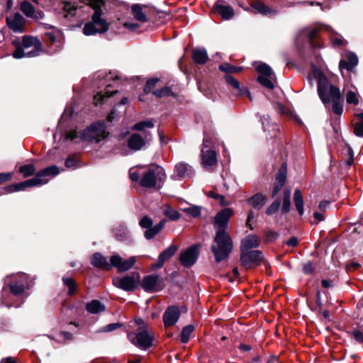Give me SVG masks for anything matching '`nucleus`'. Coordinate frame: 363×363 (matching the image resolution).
Instances as JSON below:
<instances>
[{"label":"nucleus","instance_id":"1","mask_svg":"<svg viewBox=\"0 0 363 363\" xmlns=\"http://www.w3.org/2000/svg\"><path fill=\"white\" fill-rule=\"evenodd\" d=\"M313 74L318 81L317 91L318 96L325 106L329 105L333 100H341L340 89L331 84L323 73L316 69Z\"/></svg>","mask_w":363,"mask_h":363},{"label":"nucleus","instance_id":"2","mask_svg":"<svg viewBox=\"0 0 363 363\" xmlns=\"http://www.w3.org/2000/svg\"><path fill=\"white\" fill-rule=\"evenodd\" d=\"M60 173L59 168L55 166H50L39 171L35 177L28 179L26 181L13 184L6 186L4 191L7 193H13L16 191L25 190L26 188L33 187L35 186H40L48 183V180L45 179L46 177H55Z\"/></svg>","mask_w":363,"mask_h":363},{"label":"nucleus","instance_id":"3","mask_svg":"<svg viewBox=\"0 0 363 363\" xmlns=\"http://www.w3.org/2000/svg\"><path fill=\"white\" fill-rule=\"evenodd\" d=\"M233 248V242L229 233L224 229H217L211 251L216 262L227 259Z\"/></svg>","mask_w":363,"mask_h":363},{"label":"nucleus","instance_id":"4","mask_svg":"<svg viewBox=\"0 0 363 363\" xmlns=\"http://www.w3.org/2000/svg\"><path fill=\"white\" fill-rule=\"evenodd\" d=\"M165 179L164 169L160 165L152 164L142 172L140 185L146 189H160Z\"/></svg>","mask_w":363,"mask_h":363},{"label":"nucleus","instance_id":"5","mask_svg":"<svg viewBox=\"0 0 363 363\" xmlns=\"http://www.w3.org/2000/svg\"><path fill=\"white\" fill-rule=\"evenodd\" d=\"M5 284L9 288L10 291L15 296L22 295L30 286V281L28 274L18 273L16 275L8 276L5 279Z\"/></svg>","mask_w":363,"mask_h":363},{"label":"nucleus","instance_id":"6","mask_svg":"<svg viewBox=\"0 0 363 363\" xmlns=\"http://www.w3.org/2000/svg\"><path fill=\"white\" fill-rule=\"evenodd\" d=\"M104 122L96 123L86 128L79 135L83 140L99 142L108 136Z\"/></svg>","mask_w":363,"mask_h":363},{"label":"nucleus","instance_id":"7","mask_svg":"<svg viewBox=\"0 0 363 363\" xmlns=\"http://www.w3.org/2000/svg\"><path fill=\"white\" fill-rule=\"evenodd\" d=\"M210 144L211 140L205 136L201 149V164L207 170L211 169L217 164L216 152L209 146Z\"/></svg>","mask_w":363,"mask_h":363},{"label":"nucleus","instance_id":"8","mask_svg":"<svg viewBox=\"0 0 363 363\" xmlns=\"http://www.w3.org/2000/svg\"><path fill=\"white\" fill-rule=\"evenodd\" d=\"M263 253L260 250H249L240 252L241 265L246 269H250L260 265L263 260Z\"/></svg>","mask_w":363,"mask_h":363},{"label":"nucleus","instance_id":"9","mask_svg":"<svg viewBox=\"0 0 363 363\" xmlns=\"http://www.w3.org/2000/svg\"><path fill=\"white\" fill-rule=\"evenodd\" d=\"M140 274L137 272H133L123 277H113L112 279L113 284L121 289L125 291H134L136 284L140 280Z\"/></svg>","mask_w":363,"mask_h":363},{"label":"nucleus","instance_id":"10","mask_svg":"<svg viewBox=\"0 0 363 363\" xmlns=\"http://www.w3.org/2000/svg\"><path fill=\"white\" fill-rule=\"evenodd\" d=\"M166 220L163 219L153 226L152 219L148 216H145L140 218L139 225L142 228L146 229L144 237L147 240H151L163 229Z\"/></svg>","mask_w":363,"mask_h":363},{"label":"nucleus","instance_id":"11","mask_svg":"<svg viewBox=\"0 0 363 363\" xmlns=\"http://www.w3.org/2000/svg\"><path fill=\"white\" fill-rule=\"evenodd\" d=\"M257 71L259 73L257 81L259 84L269 89H273L276 82V76L272 68L263 63L257 67Z\"/></svg>","mask_w":363,"mask_h":363},{"label":"nucleus","instance_id":"12","mask_svg":"<svg viewBox=\"0 0 363 363\" xmlns=\"http://www.w3.org/2000/svg\"><path fill=\"white\" fill-rule=\"evenodd\" d=\"M128 337L133 345L142 350H146L150 347L154 339L153 334L150 333L145 329H143L137 333H130Z\"/></svg>","mask_w":363,"mask_h":363},{"label":"nucleus","instance_id":"13","mask_svg":"<svg viewBox=\"0 0 363 363\" xmlns=\"http://www.w3.org/2000/svg\"><path fill=\"white\" fill-rule=\"evenodd\" d=\"M150 140L151 135L149 133H145V138L139 133H133L128 139L127 145L130 150L137 152L142 150Z\"/></svg>","mask_w":363,"mask_h":363},{"label":"nucleus","instance_id":"14","mask_svg":"<svg viewBox=\"0 0 363 363\" xmlns=\"http://www.w3.org/2000/svg\"><path fill=\"white\" fill-rule=\"evenodd\" d=\"M141 285L143 289L147 292L159 291L163 288L162 279L160 276L155 274L145 277Z\"/></svg>","mask_w":363,"mask_h":363},{"label":"nucleus","instance_id":"15","mask_svg":"<svg viewBox=\"0 0 363 363\" xmlns=\"http://www.w3.org/2000/svg\"><path fill=\"white\" fill-rule=\"evenodd\" d=\"M110 262L112 263V267H116L118 272H123L131 269L136 259L135 257H130L124 260L120 255H116L111 257Z\"/></svg>","mask_w":363,"mask_h":363},{"label":"nucleus","instance_id":"16","mask_svg":"<svg viewBox=\"0 0 363 363\" xmlns=\"http://www.w3.org/2000/svg\"><path fill=\"white\" fill-rule=\"evenodd\" d=\"M22 47L25 50L33 48L32 50L27 52V55L28 57H35L39 55L41 43L37 38L26 35L22 39Z\"/></svg>","mask_w":363,"mask_h":363},{"label":"nucleus","instance_id":"17","mask_svg":"<svg viewBox=\"0 0 363 363\" xmlns=\"http://www.w3.org/2000/svg\"><path fill=\"white\" fill-rule=\"evenodd\" d=\"M180 311L177 306H170L167 307L163 314V323L166 328L176 324L180 317Z\"/></svg>","mask_w":363,"mask_h":363},{"label":"nucleus","instance_id":"18","mask_svg":"<svg viewBox=\"0 0 363 363\" xmlns=\"http://www.w3.org/2000/svg\"><path fill=\"white\" fill-rule=\"evenodd\" d=\"M198 255L197 247L192 246L180 255L179 260L183 266L191 267L196 262Z\"/></svg>","mask_w":363,"mask_h":363},{"label":"nucleus","instance_id":"19","mask_svg":"<svg viewBox=\"0 0 363 363\" xmlns=\"http://www.w3.org/2000/svg\"><path fill=\"white\" fill-rule=\"evenodd\" d=\"M6 21L9 28L13 32L23 33L24 31L25 18L19 13L7 16Z\"/></svg>","mask_w":363,"mask_h":363},{"label":"nucleus","instance_id":"20","mask_svg":"<svg viewBox=\"0 0 363 363\" xmlns=\"http://www.w3.org/2000/svg\"><path fill=\"white\" fill-rule=\"evenodd\" d=\"M20 9L28 18L40 20L44 17L43 12L40 10L35 11L34 6L28 1H23L21 4Z\"/></svg>","mask_w":363,"mask_h":363},{"label":"nucleus","instance_id":"21","mask_svg":"<svg viewBox=\"0 0 363 363\" xmlns=\"http://www.w3.org/2000/svg\"><path fill=\"white\" fill-rule=\"evenodd\" d=\"M287 174L286 164L284 163L279 169L274 184L272 196H275L286 183Z\"/></svg>","mask_w":363,"mask_h":363},{"label":"nucleus","instance_id":"22","mask_svg":"<svg viewBox=\"0 0 363 363\" xmlns=\"http://www.w3.org/2000/svg\"><path fill=\"white\" fill-rule=\"evenodd\" d=\"M192 167L184 162H180L175 164L174 174L171 176L172 179L184 178L191 174Z\"/></svg>","mask_w":363,"mask_h":363},{"label":"nucleus","instance_id":"23","mask_svg":"<svg viewBox=\"0 0 363 363\" xmlns=\"http://www.w3.org/2000/svg\"><path fill=\"white\" fill-rule=\"evenodd\" d=\"M233 215V211L231 208H224L219 211L215 217V224L218 226L217 229H224L228 223L230 218Z\"/></svg>","mask_w":363,"mask_h":363},{"label":"nucleus","instance_id":"24","mask_svg":"<svg viewBox=\"0 0 363 363\" xmlns=\"http://www.w3.org/2000/svg\"><path fill=\"white\" fill-rule=\"evenodd\" d=\"M260 239L256 235H249L244 238L240 242V252L251 250L259 246Z\"/></svg>","mask_w":363,"mask_h":363},{"label":"nucleus","instance_id":"25","mask_svg":"<svg viewBox=\"0 0 363 363\" xmlns=\"http://www.w3.org/2000/svg\"><path fill=\"white\" fill-rule=\"evenodd\" d=\"M91 264L102 270L108 271L112 268V263L108 262L107 258L99 252L93 255L91 259Z\"/></svg>","mask_w":363,"mask_h":363},{"label":"nucleus","instance_id":"26","mask_svg":"<svg viewBox=\"0 0 363 363\" xmlns=\"http://www.w3.org/2000/svg\"><path fill=\"white\" fill-rule=\"evenodd\" d=\"M250 7L253 9L254 13H260L264 16H268L275 13V11L265 5L262 0H255L250 4Z\"/></svg>","mask_w":363,"mask_h":363},{"label":"nucleus","instance_id":"27","mask_svg":"<svg viewBox=\"0 0 363 363\" xmlns=\"http://www.w3.org/2000/svg\"><path fill=\"white\" fill-rule=\"evenodd\" d=\"M177 250V246L171 245L168 248L161 252L158 257V262L155 264V267L157 269L161 268L165 262L174 256Z\"/></svg>","mask_w":363,"mask_h":363},{"label":"nucleus","instance_id":"28","mask_svg":"<svg viewBox=\"0 0 363 363\" xmlns=\"http://www.w3.org/2000/svg\"><path fill=\"white\" fill-rule=\"evenodd\" d=\"M358 64V58L356 55L350 53L347 55L346 60H342L339 64V68L341 72L343 69L352 71Z\"/></svg>","mask_w":363,"mask_h":363},{"label":"nucleus","instance_id":"29","mask_svg":"<svg viewBox=\"0 0 363 363\" xmlns=\"http://www.w3.org/2000/svg\"><path fill=\"white\" fill-rule=\"evenodd\" d=\"M192 60L196 65H204L208 60V55L205 48H196L192 50Z\"/></svg>","mask_w":363,"mask_h":363},{"label":"nucleus","instance_id":"30","mask_svg":"<svg viewBox=\"0 0 363 363\" xmlns=\"http://www.w3.org/2000/svg\"><path fill=\"white\" fill-rule=\"evenodd\" d=\"M213 10L225 20H228L234 16V11L230 6L216 4Z\"/></svg>","mask_w":363,"mask_h":363},{"label":"nucleus","instance_id":"31","mask_svg":"<svg viewBox=\"0 0 363 363\" xmlns=\"http://www.w3.org/2000/svg\"><path fill=\"white\" fill-rule=\"evenodd\" d=\"M145 8V6L140 4H133L131 6V13L135 20L141 23H145L147 21V18L143 11Z\"/></svg>","mask_w":363,"mask_h":363},{"label":"nucleus","instance_id":"32","mask_svg":"<svg viewBox=\"0 0 363 363\" xmlns=\"http://www.w3.org/2000/svg\"><path fill=\"white\" fill-rule=\"evenodd\" d=\"M86 311L92 314L99 313L105 311L106 306L99 300H92L86 304Z\"/></svg>","mask_w":363,"mask_h":363},{"label":"nucleus","instance_id":"33","mask_svg":"<svg viewBox=\"0 0 363 363\" xmlns=\"http://www.w3.org/2000/svg\"><path fill=\"white\" fill-rule=\"evenodd\" d=\"M267 198L262 194L258 193L247 199L248 203L255 208L260 209L266 203Z\"/></svg>","mask_w":363,"mask_h":363},{"label":"nucleus","instance_id":"34","mask_svg":"<svg viewBox=\"0 0 363 363\" xmlns=\"http://www.w3.org/2000/svg\"><path fill=\"white\" fill-rule=\"evenodd\" d=\"M79 6L75 2L64 1L62 2V9L64 16L66 18H69L74 16L77 13V10Z\"/></svg>","mask_w":363,"mask_h":363},{"label":"nucleus","instance_id":"35","mask_svg":"<svg viewBox=\"0 0 363 363\" xmlns=\"http://www.w3.org/2000/svg\"><path fill=\"white\" fill-rule=\"evenodd\" d=\"M319 32L318 28H313L311 30L306 29L303 30V33L308 37V40L311 47L313 48H319L320 43L316 41V38L318 37Z\"/></svg>","mask_w":363,"mask_h":363},{"label":"nucleus","instance_id":"36","mask_svg":"<svg viewBox=\"0 0 363 363\" xmlns=\"http://www.w3.org/2000/svg\"><path fill=\"white\" fill-rule=\"evenodd\" d=\"M294 202L298 214L302 216L304 212L303 199L301 191L298 189L294 191Z\"/></svg>","mask_w":363,"mask_h":363},{"label":"nucleus","instance_id":"37","mask_svg":"<svg viewBox=\"0 0 363 363\" xmlns=\"http://www.w3.org/2000/svg\"><path fill=\"white\" fill-rule=\"evenodd\" d=\"M225 79L228 84L232 86L234 89L239 90L240 92H242V94H246L249 99L252 101L250 91L247 89H240V82L236 79H235L230 74H226L225 76Z\"/></svg>","mask_w":363,"mask_h":363},{"label":"nucleus","instance_id":"38","mask_svg":"<svg viewBox=\"0 0 363 363\" xmlns=\"http://www.w3.org/2000/svg\"><path fill=\"white\" fill-rule=\"evenodd\" d=\"M113 233L116 239L123 241L128 238V230L123 225H119L113 230Z\"/></svg>","mask_w":363,"mask_h":363},{"label":"nucleus","instance_id":"39","mask_svg":"<svg viewBox=\"0 0 363 363\" xmlns=\"http://www.w3.org/2000/svg\"><path fill=\"white\" fill-rule=\"evenodd\" d=\"M194 330V327L192 325L185 326L181 333L180 340L182 343H187L191 337V334Z\"/></svg>","mask_w":363,"mask_h":363},{"label":"nucleus","instance_id":"40","mask_svg":"<svg viewBox=\"0 0 363 363\" xmlns=\"http://www.w3.org/2000/svg\"><path fill=\"white\" fill-rule=\"evenodd\" d=\"M108 87L109 86H107L105 93L99 92L94 96V101L96 106L103 102L105 98H109L117 92L116 91H110L108 89Z\"/></svg>","mask_w":363,"mask_h":363},{"label":"nucleus","instance_id":"41","mask_svg":"<svg viewBox=\"0 0 363 363\" xmlns=\"http://www.w3.org/2000/svg\"><path fill=\"white\" fill-rule=\"evenodd\" d=\"M155 126L154 122L152 120L140 121L135 123L131 129L133 130L143 131L145 128H152Z\"/></svg>","mask_w":363,"mask_h":363},{"label":"nucleus","instance_id":"42","mask_svg":"<svg viewBox=\"0 0 363 363\" xmlns=\"http://www.w3.org/2000/svg\"><path fill=\"white\" fill-rule=\"evenodd\" d=\"M291 206V191L290 189H285L284 191L282 211L287 213L290 210Z\"/></svg>","mask_w":363,"mask_h":363},{"label":"nucleus","instance_id":"43","mask_svg":"<svg viewBox=\"0 0 363 363\" xmlns=\"http://www.w3.org/2000/svg\"><path fill=\"white\" fill-rule=\"evenodd\" d=\"M19 172L23 174L24 177L32 176L35 172V167L33 164H25L19 167Z\"/></svg>","mask_w":363,"mask_h":363},{"label":"nucleus","instance_id":"44","mask_svg":"<svg viewBox=\"0 0 363 363\" xmlns=\"http://www.w3.org/2000/svg\"><path fill=\"white\" fill-rule=\"evenodd\" d=\"M62 281L64 284L68 288V295L72 296L75 292L76 283L72 278L63 277Z\"/></svg>","mask_w":363,"mask_h":363},{"label":"nucleus","instance_id":"45","mask_svg":"<svg viewBox=\"0 0 363 363\" xmlns=\"http://www.w3.org/2000/svg\"><path fill=\"white\" fill-rule=\"evenodd\" d=\"M219 69L227 74L230 73L239 72L242 70V67L233 66L230 64H223L219 66Z\"/></svg>","mask_w":363,"mask_h":363},{"label":"nucleus","instance_id":"46","mask_svg":"<svg viewBox=\"0 0 363 363\" xmlns=\"http://www.w3.org/2000/svg\"><path fill=\"white\" fill-rule=\"evenodd\" d=\"M153 95L157 98H162L164 96L173 95L172 91L168 86H164L160 89H157L152 92Z\"/></svg>","mask_w":363,"mask_h":363},{"label":"nucleus","instance_id":"47","mask_svg":"<svg viewBox=\"0 0 363 363\" xmlns=\"http://www.w3.org/2000/svg\"><path fill=\"white\" fill-rule=\"evenodd\" d=\"M346 101L348 104L357 105L359 104V98L357 94L353 91H349L346 94Z\"/></svg>","mask_w":363,"mask_h":363},{"label":"nucleus","instance_id":"48","mask_svg":"<svg viewBox=\"0 0 363 363\" xmlns=\"http://www.w3.org/2000/svg\"><path fill=\"white\" fill-rule=\"evenodd\" d=\"M351 337L358 343L363 344V331L355 329L350 332Z\"/></svg>","mask_w":363,"mask_h":363},{"label":"nucleus","instance_id":"49","mask_svg":"<svg viewBox=\"0 0 363 363\" xmlns=\"http://www.w3.org/2000/svg\"><path fill=\"white\" fill-rule=\"evenodd\" d=\"M184 211L194 218L198 217L201 214V208L196 206L186 208Z\"/></svg>","mask_w":363,"mask_h":363},{"label":"nucleus","instance_id":"50","mask_svg":"<svg viewBox=\"0 0 363 363\" xmlns=\"http://www.w3.org/2000/svg\"><path fill=\"white\" fill-rule=\"evenodd\" d=\"M280 206L279 200L274 201L266 210V213L268 216L273 215L277 212Z\"/></svg>","mask_w":363,"mask_h":363},{"label":"nucleus","instance_id":"51","mask_svg":"<svg viewBox=\"0 0 363 363\" xmlns=\"http://www.w3.org/2000/svg\"><path fill=\"white\" fill-rule=\"evenodd\" d=\"M157 82H158V79H157V78H154V79H151L148 80L146 82L145 86L144 87V92L145 94L150 93L152 91V89L155 86Z\"/></svg>","mask_w":363,"mask_h":363},{"label":"nucleus","instance_id":"52","mask_svg":"<svg viewBox=\"0 0 363 363\" xmlns=\"http://www.w3.org/2000/svg\"><path fill=\"white\" fill-rule=\"evenodd\" d=\"M331 103H333V111L337 115H341L342 113L343 108L340 104V100H333L331 101Z\"/></svg>","mask_w":363,"mask_h":363},{"label":"nucleus","instance_id":"53","mask_svg":"<svg viewBox=\"0 0 363 363\" xmlns=\"http://www.w3.org/2000/svg\"><path fill=\"white\" fill-rule=\"evenodd\" d=\"M14 58L20 59L24 57H28L27 52L23 47H18L13 53Z\"/></svg>","mask_w":363,"mask_h":363},{"label":"nucleus","instance_id":"54","mask_svg":"<svg viewBox=\"0 0 363 363\" xmlns=\"http://www.w3.org/2000/svg\"><path fill=\"white\" fill-rule=\"evenodd\" d=\"M354 133L358 137H363V122L354 124Z\"/></svg>","mask_w":363,"mask_h":363},{"label":"nucleus","instance_id":"55","mask_svg":"<svg viewBox=\"0 0 363 363\" xmlns=\"http://www.w3.org/2000/svg\"><path fill=\"white\" fill-rule=\"evenodd\" d=\"M129 177H130V179L133 181V182H140V180L141 179V177H142V172L140 173V172H137L135 171H133L132 169L130 170L129 172Z\"/></svg>","mask_w":363,"mask_h":363},{"label":"nucleus","instance_id":"56","mask_svg":"<svg viewBox=\"0 0 363 363\" xmlns=\"http://www.w3.org/2000/svg\"><path fill=\"white\" fill-rule=\"evenodd\" d=\"M165 215L172 220H176L179 218V213L177 211L172 209L167 210L165 211Z\"/></svg>","mask_w":363,"mask_h":363},{"label":"nucleus","instance_id":"57","mask_svg":"<svg viewBox=\"0 0 363 363\" xmlns=\"http://www.w3.org/2000/svg\"><path fill=\"white\" fill-rule=\"evenodd\" d=\"M12 178V173L4 172L0 173V184H2L8 181H10Z\"/></svg>","mask_w":363,"mask_h":363},{"label":"nucleus","instance_id":"58","mask_svg":"<svg viewBox=\"0 0 363 363\" xmlns=\"http://www.w3.org/2000/svg\"><path fill=\"white\" fill-rule=\"evenodd\" d=\"M123 26L125 28H126L127 29H128L130 31H135L140 27V25L138 23H131V22H125V23H124Z\"/></svg>","mask_w":363,"mask_h":363},{"label":"nucleus","instance_id":"59","mask_svg":"<svg viewBox=\"0 0 363 363\" xmlns=\"http://www.w3.org/2000/svg\"><path fill=\"white\" fill-rule=\"evenodd\" d=\"M207 196L213 198L216 200H219L220 203H222L223 201L225 200L224 196H222L220 194H216V192L211 191L207 193Z\"/></svg>","mask_w":363,"mask_h":363},{"label":"nucleus","instance_id":"60","mask_svg":"<svg viewBox=\"0 0 363 363\" xmlns=\"http://www.w3.org/2000/svg\"><path fill=\"white\" fill-rule=\"evenodd\" d=\"M303 270L306 274H311L314 270L312 262H308L306 264H305L303 267Z\"/></svg>","mask_w":363,"mask_h":363},{"label":"nucleus","instance_id":"61","mask_svg":"<svg viewBox=\"0 0 363 363\" xmlns=\"http://www.w3.org/2000/svg\"><path fill=\"white\" fill-rule=\"evenodd\" d=\"M65 166L67 168H75L77 167V161L74 157H68L65 160Z\"/></svg>","mask_w":363,"mask_h":363},{"label":"nucleus","instance_id":"62","mask_svg":"<svg viewBox=\"0 0 363 363\" xmlns=\"http://www.w3.org/2000/svg\"><path fill=\"white\" fill-rule=\"evenodd\" d=\"M332 43L335 46H342L345 45V40L342 38L334 37L332 38Z\"/></svg>","mask_w":363,"mask_h":363},{"label":"nucleus","instance_id":"63","mask_svg":"<svg viewBox=\"0 0 363 363\" xmlns=\"http://www.w3.org/2000/svg\"><path fill=\"white\" fill-rule=\"evenodd\" d=\"M79 137L78 132L76 130H71L66 133V139L74 140Z\"/></svg>","mask_w":363,"mask_h":363},{"label":"nucleus","instance_id":"64","mask_svg":"<svg viewBox=\"0 0 363 363\" xmlns=\"http://www.w3.org/2000/svg\"><path fill=\"white\" fill-rule=\"evenodd\" d=\"M121 326V325L120 323H111V324L107 325L105 327L104 331L105 332H111V331H113V330L120 328Z\"/></svg>","mask_w":363,"mask_h":363}]
</instances>
